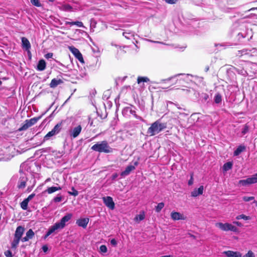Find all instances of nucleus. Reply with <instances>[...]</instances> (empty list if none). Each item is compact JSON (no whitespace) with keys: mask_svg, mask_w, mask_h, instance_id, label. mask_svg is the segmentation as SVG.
I'll list each match as a JSON object with an SVG mask.
<instances>
[{"mask_svg":"<svg viewBox=\"0 0 257 257\" xmlns=\"http://www.w3.org/2000/svg\"><path fill=\"white\" fill-rule=\"evenodd\" d=\"M248 178L251 184L257 183V173Z\"/></svg>","mask_w":257,"mask_h":257,"instance_id":"37","label":"nucleus"},{"mask_svg":"<svg viewBox=\"0 0 257 257\" xmlns=\"http://www.w3.org/2000/svg\"><path fill=\"white\" fill-rule=\"evenodd\" d=\"M243 257H254V255L253 252L249 250L247 253H246Z\"/></svg>","mask_w":257,"mask_h":257,"instance_id":"49","label":"nucleus"},{"mask_svg":"<svg viewBox=\"0 0 257 257\" xmlns=\"http://www.w3.org/2000/svg\"><path fill=\"white\" fill-rule=\"evenodd\" d=\"M238 185L242 186H247L251 185L249 178L248 177L246 179H242L239 180Z\"/></svg>","mask_w":257,"mask_h":257,"instance_id":"31","label":"nucleus"},{"mask_svg":"<svg viewBox=\"0 0 257 257\" xmlns=\"http://www.w3.org/2000/svg\"><path fill=\"white\" fill-rule=\"evenodd\" d=\"M139 160H140V158H138L137 161L133 162V166H135V168H136V167L138 166L139 164Z\"/></svg>","mask_w":257,"mask_h":257,"instance_id":"60","label":"nucleus"},{"mask_svg":"<svg viewBox=\"0 0 257 257\" xmlns=\"http://www.w3.org/2000/svg\"><path fill=\"white\" fill-rule=\"evenodd\" d=\"M41 118V116L35 117L30 119H27L24 123L19 128V131H23L27 130L29 127L32 126L37 123V122Z\"/></svg>","mask_w":257,"mask_h":257,"instance_id":"9","label":"nucleus"},{"mask_svg":"<svg viewBox=\"0 0 257 257\" xmlns=\"http://www.w3.org/2000/svg\"><path fill=\"white\" fill-rule=\"evenodd\" d=\"M102 200L105 205L110 210H114L115 208V203L111 196H105L102 197Z\"/></svg>","mask_w":257,"mask_h":257,"instance_id":"11","label":"nucleus"},{"mask_svg":"<svg viewBox=\"0 0 257 257\" xmlns=\"http://www.w3.org/2000/svg\"><path fill=\"white\" fill-rule=\"evenodd\" d=\"M236 219L240 220L243 219L244 220H249L251 219V217L249 216H246L245 214H241L236 216Z\"/></svg>","mask_w":257,"mask_h":257,"instance_id":"34","label":"nucleus"},{"mask_svg":"<svg viewBox=\"0 0 257 257\" xmlns=\"http://www.w3.org/2000/svg\"><path fill=\"white\" fill-rule=\"evenodd\" d=\"M167 127L166 123H161L160 120L153 122L147 131V134L150 136H154L156 134L163 131Z\"/></svg>","mask_w":257,"mask_h":257,"instance_id":"3","label":"nucleus"},{"mask_svg":"<svg viewBox=\"0 0 257 257\" xmlns=\"http://www.w3.org/2000/svg\"><path fill=\"white\" fill-rule=\"evenodd\" d=\"M51 149L50 147H48V148H43V149H41L40 151H41L42 153H49Z\"/></svg>","mask_w":257,"mask_h":257,"instance_id":"53","label":"nucleus"},{"mask_svg":"<svg viewBox=\"0 0 257 257\" xmlns=\"http://www.w3.org/2000/svg\"><path fill=\"white\" fill-rule=\"evenodd\" d=\"M31 3L37 7H40L41 6V4L39 0H31Z\"/></svg>","mask_w":257,"mask_h":257,"instance_id":"41","label":"nucleus"},{"mask_svg":"<svg viewBox=\"0 0 257 257\" xmlns=\"http://www.w3.org/2000/svg\"><path fill=\"white\" fill-rule=\"evenodd\" d=\"M165 204L164 202L159 203L155 207V210L157 213H159L161 210L164 208Z\"/></svg>","mask_w":257,"mask_h":257,"instance_id":"36","label":"nucleus"},{"mask_svg":"<svg viewBox=\"0 0 257 257\" xmlns=\"http://www.w3.org/2000/svg\"><path fill=\"white\" fill-rule=\"evenodd\" d=\"M190 76L189 74H186L184 73H180L176 74L172 77H171L168 79H163L162 80L163 81H170L171 80H175L176 83L179 81L180 82L181 81H186L188 77ZM180 83V82H179Z\"/></svg>","mask_w":257,"mask_h":257,"instance_id":"10","label":"nucleus"},{"mask_svg":"<svg viewBox=\"0 0 257 257\" xmlns=\"http://www.w3.org/2000/svg\"><path fill=\"white\" fill-rule=\"evenodd\" d=\"M171 217L174 221L185 220L186 218L185 216H184L183 214H181L180 212H176L175 211H173L171 213Z\"/></svg>","mask_w":257,"mask_h":257,"instance_id":"15","label":"nucleus"},{"mask_svg":"<svg viewBox=\"0 0 257 257\" xmlns=\"http://www.w3.org/2000/svg\"><path fill=\"white\" fill-rule=\"evenodd\" d=\"M35 236V233L32 229H29L26 232V236L23 237L22 242H26L32 239Z\"/></svg>","mask_w":257,"mask_h":257,"instance_id":"22","label":"nucleus"},{"mask_svg":"<svg viewBox=\"0 0 257 257\" xmlns=\"http://www.w3.org/2000/svg\"><path fill=\"white\" fill-rule=\"evenodd\" d=\"M65 25L66 26H67V25L73 26V25H74V21L73 22L66 21V22H65Z\"/></svg>","mask_w":257,"mask_h":257,"instance_id":"61","label":"nucleus"},{"mask_svg":"<svg viewBox=\"0 0 257 257\" xmlns=\"http://www.w3.org/2000/svg\"><path fill=\"white\" fill-rule=\"evenodd\" d=\"M69 50L74 56L82 63H84L83 56L79 50L75 47L71 46L69 47Z\"/></svg>","mask_w":257,"mask_h":257,"instance_id":"12","label":"nucleus"},{"mask_svg":"<svg viewBox=\"0 0 257 257\" xmlns=\"http://www.w3.org/2000/svg\"><path fill=\"white\" fill-rule=\"evenodd\" d=\"M165 2L169 4H175L178 0H165Z\"/></svg>","mask_w":257,"mask_h":257,"instance_id":"55","label":"nucleus"},{"mask_svg":"<svg viewBox=\"0 0 257 257\" xmlns=\"http://www.w3.org/2000/svg\"><path fill=\"white\" fill-rule=\"evenodd\" d=\"M160 257H173V256L171 255H166L161 256Z\"/></svg>","mask_w":257,"mask_h":257,"instance_id":"64","label":"nucleus"},{"mask_svg":"<svg viewBox=\"0 0 257 257\" xmlns=\"http://www.w3.org/2000/svg\"><path fill=\"white\" fill-rule=\"evenodd\" d=\"M109 95H110V92H109V90H106L105 91H104L103 94V96H102V98L104 100V99H108L109 97Z\"/></svg>","mask_w":257,"mask_h":257,"instance_id":"46","label":"nucleus"},{"mask_svg":"<svg viewBox=\"0 0 257 257\" xmlns=\"http://www.w3.org/2000/svg\"><path fill=\"white\" fill-rule=\"evenodd\" d=\"M242 199L245 202H249L254 200V197L253 196H243Z\"/></svg>","mask_w":257,"mask_h":257,"instance_id":"44","label":"nucleus"},{"mask_svg":"<svg viewBox=\"0 0 257 257\" xmlns=\"http://www.w3.org/2000/svg\"><path fill=\"white\" fill-rule=\"evenodd\" d=\"M28 180L26 175L24 173L20 174V178L18 183V187L19 189H23L26 187V184Z\"/></svg>","mask_w":257,"mask_h":257,"instance_id":"13","label":"nucleus"},{"mask_svg":"<svg viewBox=\"0 0 257 257\" xmlns=\"http://www.w3.org/2000/svg\"><path fill=\"white\" fill-rule=\"evenodd\" d=\"M89 219L88 218H81L76 220V224L83 228H85L89 222Z\"/></svg>","mask_w":257,"mask_h":257,"instance_id":"18","label":"nucleus"},{"mask_svg":"<svg viewBox=\"0 0 257 257\" xmlns=\"http://www.w3.org/2000/svg\"><path fill=\"white\" fill-rule=\"evenodd\" d=\"M215 46H219L221 47H223V48L225 49L226 48V47L229 46V45H227V43H221V44H215Z\"/></svg>","mask_w":257,"mask_h":257,"instance_id":"56","label":"nucleus"},{"mask_svg":"<svg viewBox=\"0 0 257 257\" xmlns=\"http://www.w3.org/2000/svg\"><path fill=\"white\" fill-rule=\"evenodd\" d=\"M145 218V212L144 211H141L139 214H137L135 217L134 220L135 221H141Z\"/></svg>","mask_w":257,"mask_h":257,"instance_id":"29","label":"nucleus"},{"mask_svg":"<svg viewBox=\"0 0 257 257\" xmlns=\"http://www.w3.org/2000/svg\"><path fill=\"white\" fill-rule=\"evenodd\" d=\"M150 81V79L147 77L139 76L137 79V82L138 84H140L142 82H148Z\"/></svg>","mask_w":257,"mask_h":257,"instance_id":"35","label":"nucleus"},{"mask_svg":"<svg viewBox=\"0 0 257 257\" xmlns=\"http://www.w3.org/2000/svg\"><path fill=\"white\" fill-rule=\"evenodd\" d=\"M256 53L257 50L255 48L251 49H243L238 50L236 53V56L239 57H244V58L247 59L254 56Z\"/></svg>","mask_w":257,"mask_h":257,"instance_id":"7","label":"nucleus"},{"mask_svg":"<svg viewBox=\"0 0 257 257\" xmlns=\"http://www.w3.org/2000/svg\"><path fill=\"white\" fill-rule=\"evenodd\" d=\"M71 190L72 191V192H71V191L68 192V193L70 195H72V196L75 197L78 195V192L75 189V188L74 187H71Z\"/></svg>","mask_w":257,"mask_h":257,"instance_id":"39","label":"nucleus"},{"mask_svg":"<svg viewBox=\"0 0 257 257\" xmlns=\"http://www.w3.org/2000/svg\"><path fill=\"white\" fill-rule=\"evenodd\" d=\"M231 37H234L235 44L244 42V40L246 38H247L248 41L249 40V38L247 37L245 31L240 32L238 31H235L232 33Z\"/></svg>","mask_w":257,"mask_h":257,"instance_id":"6","label":"nucleus"},{"mask_svg":"<svg viewBox=\"0 0 257 257\" xmlns=\"http://www.w3.org/2000/svg\"><path fill=\"white\" fill-rule=\"evenodd\" d=\"M25 228L22 225L18 226L15 230L14 236L21 239H23V235L24 233Z\"/></svg>","mask_w":257,"mask_h":257,"instance_id":"19","label":"nucleus"},{"mask_svg":"<svg viewBox=\"0 0 257 257\" xmlns=\"http://www.w3.org/2000/svg\"><path fill=\"white\" fill-rule=\"evenodd\" d=\"M215 226L217 227H218L219 229H220L222 231H231L234 232H238V228L235 227V226L233 225L232 224L229 223H222V222H218L216 223L215 224Z\"/></svg>","mask_w":257,"mask_h":257,"instance_id":"8","label":"nucleus"},{"mask_svg":"<svg viewBox=\"0 0 257 257\" xmlns=\"http://www.w3.org/2000/svg\"><path fill=\"white\" fill-rule=\"evenodd\" d=\"M110 243L113 246H116L117 244V242L115 238L111 239L110 240Z\"/></svg>","mask_w":257,"mask_h":257,"instance_id":"50","label":"nucleus"},{"mask_svg":"<svg viewBox=\"0 0 257 257\" xmlns=\"http://www.w3.org/2000/svg\"><path fill=\"white\" fill-rule=\"evenodd\" d=\"M74 25H76L78 27H80V28H84V27L83 23L82 22L78 21H74Z\"/></svg>","mask_w":257,"mask_h":257,"instance_id":"48","label":"nucleus"},{"mask_svg":"<svg viewBox=\"0 0 257 257\" xmlns=\"http://www.w3.org/2000/svg\"><path fill=\"white\" fill-rule=\"evenodd\" d=\"M204 191L203 186H200L198 188H195L191 192V196L192 197H196L203 194Z\"/></svg>","mask_w":257,"mask_h":257,"instance_id":"20","label":"nucleus"},{"mask_svg":"<svg viewBox=\"0 0 257 257\" xmlns=\"http://www.w3.org/2000/svg\"><path fill=\"white\" fill-rule=\"evenodd\" d=\"M63 121L57 123L52 130L49 132L44 137L42 143H44L49 140L51 137H54L58 134L61 131L62 128Z\"/></svg>","mask_w":257,"mask_h":257,"instance_id":"4","label":"nucleus"},{"mask_svg":"<svg viewBox=\"0 0 257 257\" xmlns=\"http://www.w3.org/2000/svg\"><path fill=\"white\" fill-rule=\"evenodd\" d=\"M122 35L127 39H131L134 35L132 33L123 32Z\"/></svg>","mask_w":257,"mask_h":257,"instance_id":"42","label":"nucleus"},{"mask_svg":"<svg viewBox=\"0 0 257 257\" xmlns=\"http://www.w3.org/2000/svg\"><path fill=\"white\" fill-rule=\"evenodd\" d=\"M227 257H241V254L238 251H234L232 250H227L223 252Z\"/></svg>","mask_w":257,"mask_h":257,"instance_id":"23","label":"nucleus"},{"mask_svg":"<svg viewBox=\"0 0 257 257\" xmlns=\"http://www.w3.org/2000/svg\"><path fill=\"white\" fill-rule=\"evenodd\" d=\"M248 131H249V126L247 124H246L243 126V127L241 130V133L243 135H244L248 132Z\"/></svg>","mask_w":257,"mask_h":257,"instance_id":"40","label":"nucleus"},{"mask_svg":"<svg viewBox=\"0 0 257 257\" xmlns=\"http://www.w3.org/2000/svg\"><path fill=\"white\" fill-rule=\"evenodd\" d=\"M91 149L93 151L106 154L112 153L113 151V149L109 146L106 141L97 142L91 147Z\"/></svg>","mask_w":257,"mask_h":257,"instance_id":"2","label":"nucleus"},{"mask_svg":"<svg viewBox=\"0 0 257 257\" xmlns=\"http://www.w3.org/2000/svg\"><path fill=\"white\" fill-rule=\"evenodd\" d=\"M52 57H53V53H48L45 55V57L47 59L52 58Z\"/></svg>","mask_w":257,"mask_h":257,"instance_id":"57","label":"nucleus"},{"mask_svg":"<svg viewBox=\"0 0 257 257\" xmlns=\"http://www.w3.org/2000/svg\"><path fill=\"white\" fill-rule=\"evenodd\" d=\"M115 82L116 85H118L119 83L121 82V77H117L115 79Z\"/></svg>","mask_w":257,"mask_h":257,"instance_id":"58","label":"nucleus"},{"mask_svg":"<svg viewBox=\"0 0 257 257\" xmlns=\"http://www.w3.org/2000/svg\"><path fill=\"white\" fill-rule=\"evenodd\" d=\"M214 101L215 103L219 104L222 101V96L219 92L216 93L214 97Z\"/></svg>","mask_w":257,"mask_h":257,"instance_id":"33","label":"nucleus"},{"mask_svg":"<svg viewBox=\"0 0 257 257\" xmlns=\"http://www.w3.org/2000/svg\"><path fill=\"white\" fill-rule=\"evenodd\" d=\"M136 107L135 106L131 105L130 106L123 108L122 110V114L125 117H128L132 114L136 119L143 121V118L136 114Z\"/></svg>","mask_w":257,"mask_h":257,"instance_id":"5","label":"nucleus"},{"mask_svg":"<svg viewBox=\"0 0 257 257\" xmlns=\"http://www.w3.org/2000/svg\"><path fill=\"white\" fill-rule=\"evenodd\" d=\"M20 241H22V239L17 237L14 236V239L11 242V245L12 249H16L18 247V244Z\"/></svg>","mask_w":257,"mask_h":257,"instance_id":"26","label":"nucleus"},{"mask_svg":"<svg viewBox=\"0 0 257 257\" xmlns=\"http://www.w3.org/2000/svg\"><path fill=\"white\" fill-rule=\"evenodd\" d=\"M48 237H49V236L46 233H45L43 236L42 238H43V239L46 240Z\"/></svg>","mask_w":257,"mask_h":257,"instance_id":"62","label":"nucleus"},{"mask_svg":"<svg viewBox=\"0 0 257 257\" xmlns=\"http://www.w3.org/2000/svg\"><path fill=\"white\" fill-rule=\"evenodd\" d=\"M28 201L26 198L23 200L20 203L21 208L24 210H27L28 209Z\"/></svg>","mask_w":257,"mask_h":257,"instance_id":"32","label":"nucleus"},{"mask_svg":"<svg viewBox=\"0 0 257 257\" xmlns=\"http://www.w3.org/2000/svg\"><path fill=\"white\" fill-rule=\"evenodd\" d=\"M62 82V80L60 79H57L56 78H54L51 80L49 86L51 88H54L56 87L59 84H61Z\"/></svg>","mask_w":257,"mask_h":257,"instance_id":"27","label":"nucleus"},{"mask_svg":"<svg viewBox=\"0 0 257 257\" xmlns=\"http://www.w3.org/2000/svg\"><path fill=\"white\" fill-rule=\"evenodd\" d=\"M234 72H237L238 74L243 76H246L248 74L247 71L245 70L243 68L240 69L236 68L235 67H232L231 68L228 70L227 71L228 75L231 74V73H234Z\"/></svg>","mask_w":257,"mask_h":257,"instance_id":"14","label":"nucleus"},{"mask_svg":"<svg viewBox=\"0 0 257 257\" xmlns=\"http://www.w3.org/2000/svg\"><path fill=\"white\" fill-rule=\"evenodd\" d=\"M4 254L6 257H13V254L12 251L8 249L4 252Z\"/></svg>","mask_w":257,"mask_h":257,"instance_id":"47","label":"nucleus"},{"mask_svg":"<svg viewBox=\"0 0 257 257\" xmlns=\"http://www.w3.org/2000/svg\"><path fill=\"white\" fill-rule=\"evenodd\" d=\"M245 150V147L244 145H240L238 146L233 152L234 156H239L242 152Z\"/></svg>","mask_w":257,"mask_h":257,"instance_id":"25","label":"nucleus"},{"mask_svg":"<svg viewBox=\"0 0 257 257\" xmlns=\"http://www.w3.org/2000/svg\"><path fill=\"white\" fill-rule=\"evenodd\" d=\"M135 169V166H133V165H128L125 169L123 171L120 173V176L121 177H124L128 176L132 171Z\"/></svg>","mask_w":257,"mask_h":257,"instance_id":"21","label":"nucleus"},{"mask_svg":"<svg viewBox=\"0 0 257 257\" xmlns=\"http://www.w3.org/2000/svg\"><path fill=\"white\" fill-rule=\"evenodd\" d=\"M22 47L23 49L28 52V53L31 54L30 49L31 48V44L28 39L26 37H22Z\"/></svg>","mask_w":257,"mask_h":257,"instance_id":"16","label":"nucleus"},{"mask_svg":"<svg viewBox=\"0 0 257 257\" xmlns=\"http://www.w3.org/2000/svg\"><path fill=\"white\" fill-rule=\"evenodd\" d=\"M193 177H194V173L193 172H191L190 173V178L188 181V185L189 186H191L193 184V182H194Z\"/></svg>","mask_w":257,"mask_h":257,"instance_id":"45","label":"nucleus"},{"mask_svg":"<svg viewBox=\"0 0 257 257\" xmlns=\"http://www.w3.org/2000/svg\"><path fill=\"white\" fill-rule=\"evenodd\" d=\"M32 189H33V186H31V187L29 186L27 188V191L28 192H30L32 191Z\"/></svg>","mask_w":257,"mask_h":257,"instance_id":"63","label":"nucleus"},{"mask_svg":"<svg viewBox=\"0 0 257 257\" xmlns=\"http://www.w3.org/2000/svg\"><path fill=\"white\" fill-rule=\"evenodd\" d=\"M42 249L44 252L46 253L49 250L48 245L47 244L43 245L42 247Z\"/></svg>","mask_w":257,"mask_h":257,"instance_id":"51","label":"nucleus"},{"mask_svg":"<svg viewBox=\"0 0 257 257\" xmlns=\"http://www.w3.org/2000/svg\"><path fill=\"white\" fill-rule=\"evenodd\" d=\"M233 224H234L239 227H242L243 226L242 224L240 222L237 221H233Z\"/></svg>","mask_w":257,"mask_h":257,"instance_id":"59","label":"nucleus"},{"mask_svg":"<svg viewBox=\"0 0 257 257\" xmlns=\"http://www.w3.org/2000/svg\"><path fill=\"white\" fill-rule=\"evenodd\" d=\"M72 217V213H67L59 221L56 222L53 225L50 226L48 229L51 234L57 233L59 230L62 229L65 227L66 222L69 221Z\"/></svg>","mask_w":257,"mask_h":257,"instance_id":"1","label":"nucleus"},{"mask_svg":"<svg viewBox=\"0 0 257 257\" xmlns=\"http://www.w3.org/2000/svg\"><path fill=\"white\" fill-rule=\"evenodd\" d=\"M100 252L105 253L107 251V248L105 245H101L99 247Z\"/></svg>","mask_w":257,"mask_h":257,"instance_id":"43","label":"nucleus"},{"mask_svg":"<svg viewBox=\"0 0 257 257\" xmlns=\"http://www.w3.org/2000/svg\"><path fill=\"white\" fill-rule=\"evenodd\" d=\"M46 61L43 59H41L40 60H39L36 68L38 71H42L46 69Z\"/></svg>","mask_w":257,"mask_h":257,"instance_id":"24","label":"nucleus"},{"mask_svg":"<svg viewBox=\"0 0 257 257\" xmlns=\"http://www.w3.org/2000/svg\"><path fill=\"white\" fill-rule=\"evenodd\" d=\"M35 196V194L34 193H32L30 195L28 196L27 198L26 199L28 201H30Z\"/></svg>","mask_w":257,"mask_h":257,"instance_id":"52","label":"nucleus"},{"mask_svg":"<svg viewBox=\"0 0 257 257\" xmlns=\"http://www.w3.org/2000/svg\"><path fill=\"white\" fill-rule=\"evenodd\" d=\"M62 188L60 186H52L48 187L47 190H45V192H47L48 194H52L57 191L60 190Z\"/></svg>","mask_w":257,"mask_h":257,"instance_id":"30","label":"nucleus"},{"mask_svg":"<svg viewBox=\"0 0 257 257\" xmlns=\"http://www.w3.org/2000/svg\"><path fill=\"white\" fill-rule=\"evenodd\" d=\"M82 130V127L80 125H78L76 127H74L70 132V136L71 138H76L80 134Z\"/></svg>","mask_w":257,"mask_h":257,"instance_id":"17","label":"nucleus"},{"mask_svg":"<svg viewBox=\"0 0 257 257\" xmlns=\"http://www.w3.org/2000/svg\"><path fill=\"white\" fill-rule=\"evenodd\" d=\"M118 176V174L116 173L112 174V175L111 176V179L112 181L115 180L117 177Z\"/></svg>","mask_w":257,"mask_h":257,"instance_id":"54","label":"nucleus"},{"mask_svg":"<svg viewBox=\"0 0 257 257\" xmlns=\"http://www.w3.org/2000/svg\"><path fill=\"white\" fill-rule=\"evenodd\" d=\"M233 167V162L229 161L224 163L222 166V170L224 172H226L229 170H231Z\"/></svg>","mask_w":257,"mask_h":257,"instance_id":"28","label":"nucleus"},{"mask_svg":"<svg viewBox=\"0 0 257 257\" xmlns=\"http://www.w3.org/2000/svg\"><path fill=\"white\" fill-rule=\"evenodd\" d=\"M63 199V197L60 194H58L56 196L54 197L52 200V201L57 203L62 201Z\"/></svg>","mask_w":257,"mask_h":257,"instance_id":"38","label":"nucleus"}]
</instances>
